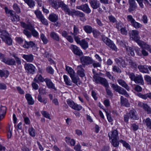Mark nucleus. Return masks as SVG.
I'll use <instances>...</instances> for the list:
<instances>
[{"label": "nucleus", "mask_w": 151, "mask_h": 151, "mask_svg": "<svg viewBox=\"0 0 151 151\" xmlns=\"http://www.w3.org/2000/svg\"><path fill=\"white\" fill-rule=\"evenodd\" d=\"M111 136L109 134L110 139H111V143L115 147L118 146L119 142V137L118 136V132L116 129H114L112 131Z\"/></svg>", "instance_id": "obj_1"}, {"label": "nucleus", "mask_w": 151, "mask_h": 151, "mask_svg": "<svg viewBox=\"0 0 151 151\" xmlns=\"http://www.w3.org/2000/svg\"><path fill=\"white\" fill-rule=\"evenodd\" d=\"M129 76L132 81H133L137 84L143 85L144 81L143 77L141 75H135L133 73H129Z\"/></svg>", "instance_id": "obj_2"}, {"label": "nucleus", "mask_w": 151, "mask_h": 151, "mask_svg": "<svg viewBox=\"0 0 151 151\" xmlns=\"http://www.w3.org/2000/svg\"><path fill=\"white\" fill-rule=\"evenodd\" d=\"M0 37L6 45H12V40L9 37V34L6 31L4 30L1 32Z\"/></svg>", "instance_id": "obj_3"}, {"label": "nucleus", "mask_w": 151, "mask_h": 151, "mask_svg": "<svg viewBox=\"0 0 151 151\" xmlns=\"http://www.w3.org/2000/svg\"><path fill=\"white\" fill-rule=\"evenodd\" d=\"M24 67L28 73L33 74L35 73L36 68L33 64L30 63H25Z\"/></svg>", "instance_id": "obj_4"}, {"label": "nucleus", "mask_w": 151, "mask_h": 151, "mask_svg": "<svg viewBox=\"0 0 151 151\" xmlns=\"http://www.w3.org/2000/svg\"><path fill=\"white\" fill-rule=\"evenodd\" d=\"M127 18L128 21L130 22L131 25L136 29H138L142 27V25L136 22L131 15L127 16Z\"/></svg>", "instance_id": "obj_5"}, {"label": "nucleus", "mask_w": 151, "mask_h": 151, "mask_svg": "<svg viewBox=\"0 0 151 151\" xmlns=\"http://www.w3.org/2000/svg\"><path fill=\"white\" fill-rule=\"evenodd\" d=\"M67 101L70 107L73 109L79 111L82 109V107L81 105L75 103L73 101L68 100Z\"/></svg>", "instance_id": "obj_6"}, {"label": "nucleus", "mask_w": 151, "mask_h": 151, "mask_svg": "<svg viewBox=\"0 0 151 151\" xmlns=\"http://www.w3.org/2000/svg\"><path fill=\"white\" fill-rule=\"evenodd\" d=\"M93 72L94 74L93 80L96 83H99L102 85H104V79L100 77L99 74L96 73L94 69L93 70Z\"/></svg>", "instance_id": "obj_7"}, {"label": "nucleus", "mask_w": 151, "mask_h": 151, "mask_svg": "<svg viewBox=\"0 0 151 151\" xmlns=\"http://www.w3.org/2000/svg\"><path fill=\"white\" fill-rule=\"evenodd\" d=\"M60 7H61L66 14L71 15H72L73 10H70L68 6L63 2L60 1L59 3Z\"/></svg>", "instance_id": "obj_8"}, {"label": "nucleus", "mask_w": 151, "mask_h": 151, "mask_svg": "<svg viewBox=\"0 0 151 151\" xmlns=\"http://www.w3.org/2000/svg\"><path fill=\"white\" fill-rule=\"evenodd\" d=\"M80 60L81 63L84 65H88L93 63V60L89 56H83L81 57Z\"/></svg>", "instance_id": "obj_9"}, {"label": "nucleus", "mask_w": 151, "mask_h": 151, "mask_svg": "<svg viewBox=\"0 0 151 151\" xmlns=\"http://www.w3.org/2000/svg\"><path fill=\"white\" fill-rule=\"evenodd\" d=\"M70 48L73 52L75 54L78 56H81L83 55V52L82 50L76 45H71Z\"/></svg>", "instance_id": "obj_10"}, {"label": "nucleus", "mask_w": 151, "mask_h": 151, "mask_svg": "<svg viewBox=\"0 0 151 151\" xmlns=\"http://www.w3.org/2000/svg\"><path fill=\"white\" fill-rule=\"evenodd\" d=\"M104 40H105L104 42L112 50H114L115 52L117 51V48L116 47L112 41L107 38L104 39Z\"/></svg>", "instance_id": "obj_11"}, {"label": "nucleus", "mask_w": 151, "mask_h": 151, "mask_svg": "<svg viewBox=\"0 0 151 151\" xmlns=\"http://www.w3.org/2000/svg\"><path fill=\"white\" fill-rule=\"evenodd\" d=\"M76 8L78 9L81 10L87 14L90 13L91 10L87 4H84L80 6H77Z\"/></svg>", "instance_id": "obj_12"}, {"label": "nucleus", "mask_w": 151, "mask_h": 151, "mask_svg": "<svg viewBox=\"0 0 151 151\" xmlns=\"http://www.w3.org/2000/svg\"><path fill=\"white\" fill-rule=\"evenodd\" d=\"M46 86L49 89L54 90V91L57 90L55 84L52 82L51 80L48 78H46L45 81Z\"/></svg>", "instance_id": "obj_13"}, {"label": "nucleus", "mask_w": 151, "mask_h": 151, "mask_svg": "<svg viewBox=\"0 0 151 151\" xmlns=\"http://www.w3.org/2000/svg\"><path fill=\"white\" fill-rule=\"evenodd\" d=\"M137 43L142 48V49H145L151 53V46L141 40L138 42Z\"/></svg>", "instance_id": "obj_14"}, {"label": "nucleus", "mask_w": 151, "mask_h": 151, "mask_svg": "<svg viewBox=\"0 0 151 151\" xmlns=\"http://www.w3.org/2000/svg\"><path fill=\"white\" fill-rule=\"evenodd\" d=\"M131 38L137 43L140 40H139V37L138 36L139 32L137 30H132L131 32Z\"/></svg>", "instance_id": "obj_15"}, {"label": "nucleus", "mask_w": 151, "mask_h": 151, "mask_svg": "<svg viewBox=\"0 0 151 151\" xmlns=\"http://www.w3.org/2000/svg\"><path fill=\"white\" fill-rule=\"evenodd\" d=\"M77 69V73L80 77H83L85 76V70L83 68L82 65H80L78 66Z\"/></svg>", "instance_id": "obj_16"}, {"label": "nucleus", "mask_w": 151, "mask_h": 151, "mask_svg": "<svg viewBox=\"0 0 151 151\" xmlns=\"http://www.w3.org/2000/svg\"><path fill=\"white\" fill-rule=\"evenodd\" d=\"M115 60L119 67L123 68L125 67L126 64L125 63V61L121 57L116 58Z\"/></svg>", "instance_id": "obj_17"}, {"label": "nucleus", "mask_w": 151, "mask_h": 151, "mask_svg": "<svg viewBox=\"0 0 151 151\" xmlns=\"http://www.w3.org/2000/svg\"><path fill=\"white\" fill-rule=\"evenodd\" d=\"M129 12L133 11L136 9L137 5L134 0H129Z\"/></svg>", "instance_id": "obj_18"}, {"label": "nucleus", "mask_w": 151, "mask_h": 151, "mask_svg": "<svg viewBox=\"0 0 151 151\" xmlns=\"http://www.w3.org/2000/svg\"><path fill=\"white\" fill-rule=\"evenodd\" d=\"M104 87L106 88V94L110 97H111L113 95L111 91L110 90V87L107 81L104 78Z\"/></svg>", "instance_id": "obj_19"}, {"label": "nucleus", "mask_w": 151, "mask_h": 151, "mask_svg": "<svg viewBox=\"0 0 151 151\" xmlns=\"http://www.w3.org/2000/svg\"><path fill=\"white\" fill-rule=\"evenodd\" d=\"M22 57L27 62H32L34 60V56L32 54L28 55L24 54Z\"/></svg>", "instance_id": "obj_20"}, {"label": "nucleus", "mask_w": 151, "mask_h": 151, "mask_svg": "<svg viewBox=\"0 0 151 151\" xmlns=\"http://www.w3.org/2000/svg\"><path fill=\"white\" fill-rule=\"evenodd\" d=\"M46 78H44L41 74H38L34 79V81L35 82L39 83L45 81Z\"/></svg>", "instance_id": "obj_21"}, {"label": "nucleus", "mask_w": 151, "mask_h": 151, "mask_svg": "<svg viewBox=\"0 0 151 151\" xmlns=\"http://www.w3.org/2000/svg\"><path fill=\"white\" fill-rule=\"evenodd\" d=\"M6 111V107L1 106L0 107V120L5 117Z\"/></svg>", "instance_id": "obj_22"}, {"label": "nucleus", "mask_w": 151, "mask_h": 151, "mask_svg": "<svg viewBox=\"0 0 151 151\" xmlns=\"http://www.w3.org/2000/svg\"><path fill=\"white\" fill-rule=\"evenodd\" d=\"M3 63L9 65H15L16 64V61L13 58H9L6 57L5 59L4 60Z\"/></svg>", "instance_id": "obj_23"}, {"label": "nucleus", "mask_w": 151, "mask_h": 151, "mask_svg": "<svg viewBox=\"0 0 151 151\" xmlns=\"http://www.w3.org/2000/svg\"><path fill=\"white\" fill-rule=\"evenodd\" d=\"M148 66L146 65H139L138 66V68L140 71L142 73H149L148 70Z\"/></svg>", "instance_id": "obj_24"}, {"label": "nucleus", "mask_w": 151, "mask_h": 151, "mask_svg": "<svg viewBox=\"0 0 151 151\" xmlns=\"http://www.w3.org/2000/svg\"><path fill=\"white\" fill-rule=\"evenodd\" d=\"M81 48L84 50H86L88 47V42L86 40V39H82L79 44Z\"/></svg>", "instance_id": "obj_25"}, {"label": "nucleus", "mask_w": 151, "mask_h": 151, "mask_svg": "<svg viewBox=\"0 0 151 151\" xmlns=\"http://www.w3.org/2000/svg\"><path fill=\"white\" fill-rule=\"evenodd\" d=\"M121 103L122 106L129 107L130 106V104L128 102V100L122 96H121Z\"/></svg>", "instance_id": "obj_26"}, {"label": "nucleus", "mask_w": 151, "mask_h": 151, "mask_svg": "<svg viewBox=\"0 0 151 151\" xmlns=\"http://www.w3.org/2000/svg\"><path fill=\"white\" fill-rule=\"evenodd\" d=\"M117 81L120 85L125 88L127 91L129 90V86L126 84L124 81L121 79H119L117 80Z\"/></svg>", "instance_id": "obj_27"}, {"label": "nucleus", "mask_w": 151, "mask_h": 151, "mask_svg": "<svg viewBox=\"0 0 151 151\" xmlns=\"http://www.w3.org/2000/svg\"><path fill=\"white\" fill-rule=\"evenodd\" d=\"M89 2L91 6L94 9H96L99 6V4L97 0H89Z\"/></svg>", "instance_id": "obj_28"}, {"label": "nucleus", "mask_w": 151, "mask_h": 151, "mask_svg": "<svg viewBox=\"0 0 151 151\" xmlns=\"http://www.w3.org/2000/svg\"><path fill=\"white\" fill-rule=\"evenodd\" d=\"M143 123L146 125L147 128L151 129V119L149 118L144 119L143 120Z\"/></svg>", "instance_id": "obj_29"}, {"label": "nucleus", "mask_w": 151, "mask_h": 151, "mask_svg": "<svg viewBox=\"0 0 151 151\" xmlns=\"http://www.w3.org/2000/svg\"><path fill=\"white\" fill-rule=\"evenodd\" d=\"M65 69L68 73L69 74L70 77H72L73 76H75V72L74 70L71 67L65 66Z\"/></svg>", "instance_id": "obj_30"}, {"label": "nucleus", "mask_w": 151, "mask_h": 151, "mask_svg": "<svg viewBox=\"0 0 151 151\" xmlns=\"http://www.w3.org/2000/svg\"><path fill=\"white\" fill-rule=\"evenodd\" d=\"M79 17L80 18L85 17V14L82 12L79 11L73 10L72 15Z\"/></svg>", "instance_id": "obj_31"}, {"label": "nucleus", "mask_w": 151, "mask_h": 151, "mask_svg": "<svg viewBox=\"0 0 151 151\" xmlns=\"http://www.w3.org/2000/svg\"><path fill=\"white\" fill-rule=\"evenodd\" d=\"M25 96L29 104L32 105L34 104V100L31 95L29 94H27Z\"/></svg>", "instance_id": "obj_32"}, {"label": "nucleus", "mask_w": 151, "mask_h": 151, "mask_svg": "<svg viewBox=\"0 0 151 151\" xmlns=\"http://www.w3.org/2000/svg\"><path fill=\"white\" fill-rule=\"evenodd\" d=\"M135 112L136 111L134 109L130 111L128 114L131 119L134 120L138 119V117L135 114Z\"/></svg>", "instance_id": "obj_33"}, {"label": "nucleus", "mask_w": 151, "mask_h": 151, "mask_svg": "<svg viewBox=\"0 0 151 151\" xmlns=\"http://www.w3.org/2000/svg\"><path fill=\"white\" fill-rule=\"evenodd\" d=\"M32 9L34 8L35 3L33 0H23Z\"/></svg>", "instance_id": "obj_34"}, {"label": "nucleus", "mask_w": 151, "mask_h": 151, "mask_svg": "<svg viewBox=\"0 0 151 151\" xmlns=\"http://www.w3.org/2000/svg\"><path fill=\"white\" fill-rule=\"evenodd\" d=\"M49 19L52 22H55L58 19V16L55 14L52 13L50 14Z\"/></svg>", "instance_id": "obj_35"}, {"label": "nucleus", "mask_w": 151, "mask_h": 151, "mask_svg": "<svg viewBox=\"0 0 151 151\" xmlns=\"http://www.w3.org/2000/svg\"><path fill=\"white\" fill-rule=\"evenodd\" d=\"M126 49L128 55L129 56H133L134 55V53L133 48L131 47H127Z\"/></svg>", "instance_id": "obj_36"}, {"label": "nucleus", "mask_w": 151, "mask_h": 151, "mask_svg": "<svg viewBox=\"0 0 151 151\" xmlns=\"http://www.w3.org/2000/svg\"><path fill=\"white\" fill-rule=\"evenodd\" d=\"M83 29L87 33L90 34L93 31V29L90 26L87 25L84 26Z\"/></svg>", "instance_id": "obj_37"}, {"label": "nucleus", "mask_w": 151, "mask_h": 151, "mask_svg": "<svg viewBox=\"0 0 151 151\" xmlns=\"http://www.w3.org/2000/svg\"><path fill=\"white\" fill-rule=\"evenodd\" d=\"M50 37L53 39L57 41H59L60 39L58 35L54 32H52L50 34Z\"/></svg>", "instance_id": "obj_38"}, {"label": "nucleus", "mask_w": 151, "mask_h": 151, "mask_svg": "<svg viewBox=\"0 0 151 151\" xmlns=\"http://www.w3.org/2000/svg\"><path fill=\"white\" fill-rule=\"evenodd\" d=\"M63 78L64 81L67 85L70 86L72 85V82L70 80L68 77L65 75H64L63 76Z\"/></svg>", "instance_id": "obj_39"}, {"label": "nucleus", "mask_w": 151, "mask_h": 151, "mask_svg": "<svg viewBox=\"0 0 151 151\" xmlns=\"http://www.w3.org/2000/svg\"><path fill=\"white\" fill-rule=\"evenodd\" d=\"M5 12L6 14L8 15V16L11 18L14 14H13L14 11L12 10L9 9L7 7H5L4 8Z\"/></svg>", "instance_id": "obj_40"}, {"label": "nucleus", "mask_w": 151, "mask_h": 151, "mask_svg": "<svg viewBox=\"0 0 151 151\" xmlns=\"http://www.w3.org/2000/svg\"><path fill=\"white\" fill-rule=\"evenodd\" d=\"M9 75V72L7 70L3 71L0 70V76L2 77H7Z\"/></svg>", "instance_id": "obj_41"}, {"label": "nucleus", "mask_w": 151, "mask_h": 151, "mask_svg": "<svg viewBox=\"0 0 151 151\" xmlns=\"http://www.w3.org/2000/svg\"><path fill=\"white\" fill-rule=\"evenodd\" d=\"M104 111L106 114L107 119L108 121L109 122H111L112 121V119L110 115V110H106L104 109Z\"/></svg>", "instance_id": "obj_42"}, {"label": "nucleus", "mask_w": 151, "mask_h": 151, "mask_svg": "<svg viewBox=\"0 0 151 151\" xmlns=\"http://www.w3.org/2000/svg\"><path fill=\"white\" fill-rule=\"evenodd\" d=\"M38 101L41 103H43L44 104H46L47 102V99L45 98H42L41 95H39L37 97Z\"/></svg>", "instance_id": "obj_43"}, {"label": "nucleus", "mask_w": 151, "mask_h": 151, "mask_svg": "<svg viewBox=\"0 0 151 151\" xmlns=\"http://www.w3.org/2000/svg\"><path fill=\"white\" fill-rule=\"evenodd\" d=\"M34 13L36 15L37 18L39 19L43 16L41 12L39 10H37L35 11Z\"/></svg>", "instance_id": "obj_44"}, {"label": "nucleus", "mask_w": 151, "mask_h": 151, "mask_svg": "<svg viewBox=\"0 0 151 151\" xmlns=\"http://www.w3.org/2000/svg\"><path fill=\"white\" fill-rule=\"evenodd\" d=\"M40 38L44 43L46 44L48 42V40L44 34L42 33H40Z\"/></svg>", "instance_id": "obj_45"}, {"label": "nucleus", "mask_w": 151, "mask_h": 151, "mask_svg": "<svg viewBox=\"0 0 151 151\" xmlns=\"http://www.w3.org/2000/svg\"><path fill=\"white\" fill-rule=\"evenodd\" d=\"M13 8L17 13L19 14L20 13V9L17 4L14 3V4L13 5Z\"/></svg>", "instance_id": "obj_46"}, {"label": "nucleus", "mask_w": 151, "mask_h": 151, "mask_svg": "<svg viewBox=\"0 0 151 151\" xmlns=\"http://www.w3.org/2000/svg\"><path fill=\"white\" fill-rule=\"evenodd\" d=\"M60 1L57 2L55 1H53L52 3V5L55 9H58L60 7L59 3Z\"/></svg>", "instance_id": "obj_47"}, {"label": "nucleus", "mask_w": 151, "mask_h": 151, "mask_svg": "<svg viewBox=\"0 0 151 151\" xmlns=\"http://www.w3.org/2000/svg\"><path fill=\"white\" fill-rule=\"evenodd\" d=\"M32 33V34L33 36L36 38H38L39 37V34L38 32L36 31L35 29H33L30 30Z\"/></svg>", "instance_id": "obj_48"}, {"label": "nucleus", "mask_w": 151, "mask_h": 151, "mask_svg": "<svg viewBox=\"0 0 151 151\" xmlns=\"http://www.w3.org/2000/svg\"><path fill=\"white\" fill-rule=\"evenodd\" d=\"M29 132L30 135L31 136L34 137L35 135V131L33 127L29 128Z\"/></svg>", "instance_id": "obj_49"}, {"label": "nucleus", "mask_w": 151, "mask_h": 151, "mask_svg": "<svg viewBox=\"0 0 151 151\" xmlns=\"http://www.w3.org/2000/svg\"><path fill=\"white\" fill-rule=\"evenodd\" d=\"M79 33V30L78 28L76 25H74L73 27V33H72L73 35H77Z\"/></svg>", "instance_id": "obj_50"}, {"label": "nucleus", "mask_w": 151, "mask_h": 151, "mask_svg": "<svg viewBox=\"0 0 151 151\" xmlns=\"http://www.w3.org/2000/svg\"><path fill=\"white\" fill-rule=\"evenodd\" d=\"M21 26L24 28L31 30V27L29 24H27L23 22H21Z\"/></svg>", "instance_id": "obj_51"}, {"label": "nucleus", "mask_w": 151, "mask_h": 151, "mask_svg": "<svg viewBox=\"0 0 151 151\" xmlns=\"http://www.w3.org/2000/svg\"><path fill=\"white\" fill-rule=\"evenodd\" d=\"M144 78L147 83L151 85V77L149 75H146L144 76Z\"/></svg>", "instance_id": "obj_52"}, {"label": "nucleus", "mask_w": 151, "mask_h": 151, "mask_svg": "<svg viewBox=\"0 0 151 151\" xmlns=\"http://www.w3.org/2000/svg\"><path fill=\"white\" fill-rule=\"evenodd\" d=\"M11 20L13 22L18 21L19 20V17L18 15H14L11 18Z\"/></svg>", "instance_id": "obj_53"}, {"label": "nucleus", "mask_w": 151, "mask_h": 151, "mask_svg": "<svg viewBox=\"0 0 151 151\" xmlns=\"http://www.w3.org/2000/svg\"><path fill=\"white\" fill-rule=\"evenodd\" d=\"M143 109L147 112V114H151V108L147 104L144 106Z\"/></svg>", "instance_id": "obj_54"}, {"label": "nucleus", "mask_w": 151, "mask_h": 151, "mask_svg": "<svg viewBox=\"0 0 151 151\" xmlns=\"http://www.w3.org/2000/svg\"><path fill=\"white\" fill-rule=\"evenodd\" d=\"M41 114L46 118L50 119H51L50 114L46 111H41Z\"/></svg>", "instance_id": "obj_55"}, {"label": "nucleus", "mask_w": 151, "mask_h": 151, "mask_svg": "<svg viewBox=\"0 0 151 151\" xmlns=\"http://www.w3.org/2000/svg\"><path fill=\"white\" fill-rule=\"evenodd\" d=\"M119 141L120 142L122 143L123 146L125 147L126 148L129 150L130 149V146L128 143H127L125 141L122 139L120 140Z\"/></svg>", "instance_id": "obj_56"}, {"label": "nucleus", "mask_w": 151, "mask_h": 151, "mask_svg": "<svg viewBox=\"0 0 151 151\" xmlns=\"http://www.w3.org/2000/svg\"><path fill=\"white\" fill-rule=\"evenodd\" d=\"M42 23L44 24L47 25L48 24L47 21L45 19L44 16L42 17L41 19H39Z\"/></svg>", "instance_id": "obj_57"}, {"label": "nucleus", "mask_w": 151, "mask_h": 151, "mask_svg": "<svg viewBox=\"0 0 151 151\" xmlns=\"http://www.w3.org/2000/svg\"><path fill=\"white\" fill-rule=\"evenodd\" d=\"M117 42L121 46L123 47H127L126 46V42L124 40H117Z\"/></svg>", "instance_id": "obj_58"}, {"label": "nucleus", "mask_w": 151, "mask_h": 151, "mask_svg": "<svg viewBox=\"0 0 151 151\" xmlns=\"http://www.w3.org/2000/svg\"><path fill=\"white\" fill-rule=\"evenodd\" d=\"M111 87L116 92H117L121 87L114 84H112Z\"/></svg>", "instance_id": "obj_59"}, {"label": "nucleus", "mask_w": 151, "mask_h": 151, "mask_svg": "<svg viewBox=\"0 0 151 151\" xmlns=\"http://www.w3.org/2000/svg\"><path fill=\"white\" fill-rule=\"evenodd\" d=\"M113 67L112 70L114 72L118 73H121V70L118 67L116 66H114Z\"/></svg>", "instance_id": "obj_60"}, {"label": "nucleus", "mask_w": 151, "mask_h": 151, "mask_svg": "<svg viewBox=\"0 0 151 151\" xmlns=\"http://www.w3.org/2000/svg\"><path fill=\"white\" fill-rule=\"evenodd\" d=\"M72 82L75 83L76 85H77L78 80L79 79L78 78H77L76 77H75V76H73L70 77Z\"/></svg>", "instance_id": "obj_61"}, {"label": "nucleus", "mask_w": 151, "mask_h": 151, "mask_svg": "<svg viewBox=\"0 0 151 151\" xmlns=\"http://www.w3.org/2000/svg\"><path fill=\"white\" fill-rule=\"evenodd\" d=\"M27 29H24L23 31V33L27 37L29 38L31 37V34L30 32L27 30Z\"/></svg>", "instance_id": "obj_62"}, {"label": "nucleus", "mask_w": 151, "mask_h": 151, "mask_svg": "<svg viewBox=\"0 0 151 151\" xmlns=\"http://www.w3.org/2000/svg\"><path fill=\"white\" fill-rule=\"evenodd\" d=\"M137 95L138 96L144 99H147V93L144 94H142L141 93H138L137 94Z\"/></svg>", "instance_id": "obj_63"}, {"label": "nucleus", "mask_w": 151, "mask_h": 151, "mask_svg": "<svg viewBox=\"0 0 151 151\" xmlns=\"http://www.w3.org/2000/svg\"><path fill=\"white\" fill-rule=\"evenodd\" d=\"M73 36L75 41L77 44H79L81 41L80 38L78 36L76 35H74Z\"/></svg>", "instance_id": "obj_64"}]
</instances>
